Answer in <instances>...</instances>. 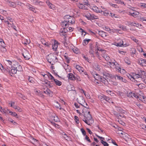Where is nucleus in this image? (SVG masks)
<instances>
[{"label":"nucleus","instance_id":"f257e3e1","mask_svg":"<svg viewBox=\"0 0 146 146\" xmlns=\"http://www.w3.org/2000/svg\"><path fill=\"white\" fill-rule=\"evenodd\" d=\"M140 94H135L134 92H131L128 93L127 96L129 97H132L133 98L139 99V100L144 103H146V97L140 92Z\"/></svg>","mask_w":146,"mask_h":146},{"label":"nucleus","instance_id":"f03ea898","mask_svg":"<svg viewBox=\"0 0 146 146\" xmlns=\"http://www.w3.org/2000/svg\"><path fill=\"white\" fill-rule=\"evenodd\" d=\"M102 74L103 75V77L102 78V79L100 81L102 82L105 85H107L108 83V80L106 79V78L107 77H110L111 75L108 73H107L105 72H104Z\"/></svg>","mask_w":146,"mask_h":146},{"label":"nucleus","instance_id":"7ed1b4c3","mask_svg":"<svg viewBox=\"0 0 146 146\" xmlns=\"http://www.w3.org/2000/svg\"><path fill=\"white\" fill-rule=\"evenodd\" d=\"M129 8L131 9L129 12V14L135 17H137L139 14V12L135 11V8L131 7Z\"/></svg>","mask_w":146,"mask_h":146},{"label":"nucleus","instance_id":"20e7f679","mask_svg":"<svg viewBox=\"0 0 146 146\" xmlns=\"http://www.w3.org/2000/svg\"><path fill=\"white\" fill-rule=\"evenodd\" d=\"M22 55L26 60H29L31 57V55L30 54L29 51L26 50H25L22 53Z\"/></svg>","mask_w":146,"mask_h":146},{"label":"nucleus","instance_id":"39448f33","mask_svg":"<svg viewBox=\"0 0 146 146\" xmlns=\"http://www.w3.org/2000/svg\"><path fill=\"white\" fill-rule=\"evenodd\" d=\"M13 68H15L16 70L18 71H20L22 70V67L21 65L17 62H15V64L13 66Z\"/></svg>","mask_w":146,"mask_h":146},{"label":"nucleus","instance_id":"423d86ee","mask_svg":"<svg viewBox=\"0 0 146 146\" xmlns=\"http://www.w3.org/2000/svg\"><path fill=\"white\" fill-rule=\"evenodd\" d=\"M109 63L111 65H113L116 70H119V64L118 63L115 62V60L113 62L108 61Z\"/></svg>","mask_w":146,"mask_h":146},{"label":"nucleus","instance_id":"0eeeda50","mask_svg":"<svg viewBox=\"0 0 146 146\" xmlns=\"http://www.w3.org/2000/svg\"><path fill=\"white\" fill-rule=\"evenodd\" d=\"M58 44L59 43L58 41L56 40H54L52 45V49L54 51H56L57 50Z\"/></svg>","mask_w":146,"mask_h":146},{"label":"nucleus","instance_id":"6e6552de","mask_svg":"<svg viewBox=\"0 0 146 146\" xmlns=\"http://www.w3.org/2000/svg\"><path fill=\"white\" fill-rule=\"evenodd\" d=\"M7 72H8L11 75L13 76V75L17 73V70L15 68H12L10 70L9 69L7 68L6 70Z\"/></svg>","mask_w":146,"mask_h":146},{"label":"nucleus","instance_id":"1a4fd4ad","mask_svg":"<svg viewBox=\"0 0 146 146\" xmlns=\"http://www.w3.org/2000/svg\"><path fill=\"white\" fill-rule=\"evenodd\" d=\"M7 4L11 7L15 8L16 6V3L7 0L6 1Z\"/></svg>","mask_w":146,"mask_h":146},{"label":"nucleus","instance_id":"9d476101","mask_svg":"<svg viewBox=\"0 0 146 146\" xmlns=\"http://www.w3.org/2000/svg\"><path fill=\"white\" fill-rule=\"evenodd\" d=\"M125 40H121L119 41V47H126L129 46V44L124 42Z\"/></svg>","mask_w":146,"mask_h":146},{"label":"nucleus","instance_id":"9b49d317","mask_svg":"<svg viewBox=\"0 0 146 146\" xmlns=\"http://www.w3.org/2000/svg\"><path fill=\"white\" fill-rule=\"evenodd\" d=\"M91 9L96 13H100L102 12V10L100 8L96 6H93L91 8Z\"/></svg>","mask_w":146,"mask_h":146},{"label":"nucleus","instance_id":"f8f14e48","mask_svg":"<svg viewBox=\"0 0 146 146\" xmlns=\"http://www.w3.org/2000/svg\"><path fill=\"white\" fill-rule=\"evenodd\" d=\"M5 63L7 65H10L11 66H14L15 64V62L16 61H12L10 60H5Z\"/></svg>","mask_w":146,"mask_h":146},{"label":"nucleus","instance_id":"ddd939ff","mask_svg":"<svg viewBox=\"0 0 146 146\" xmlns=\"http://www.w3.org/2000/svg\"><path fill=\"white\" fill-rule=\"evenodd\" d=\"M48 61L51 65H53L55 62L54 56H50L47 60Z\"/></svg>","mask_w":146,"mask_h":146},{"label":"nucleus","instance_id":"4468645a","mask_svg":"<svg viewBox=\"0 0 146 146\" xmlns=\"http://www.w3.org/2000/svg\"><path fill=\"white\" fill-rule=\"evenodd\" d=\"M126 112L125 111L122 110L121 109H119V117L121 118H123L124 116V114H125ZM120 119L119 117V119Z\"/></svg>","mask_w":146,"mask_h":146},{"label":"nucleus","instance_id":"2eb2a0df","mask_svg":"<svg viewBox=\"0 0 146 146\" xmlns=\"http://www.w3.org/2000/svg\"><path fill=\"white\" fill-rule=\"evenodd\" d=\"M98 34L103 38H105L108 35V33L103 31H99Z\"/></svg>","mask_w":146,"mask_h":146},{"label":"nucleus","instance_id":"dca6fc26","mask_svg":"<svg viewBox=\"0 0 146 146\" xmlns=\"http://www.w3.org/2000/svg\"><path fill=\"white\" fill-rule=\"evenodd\" d=\"M77 4V6L79 9L84 10H88V7L85 6V5L84 4L79 3Z\"/></svg>","mask_w":146,"mask_h":146},{"label":"nucleus","instance_id":"f3484780","mask_svg":"<svg viewBox=\"0 0 146 146\" xmlns=\"http://www.w3.org/2000/svg\"><path fill=\"white\" fill-rule=\"evenodd\" d=\"M67 77L69 80H75V76L72 73H70L68 75Z\"/></svg>","mask_w":146,"mask_h":146},{"label":"nucleus","instance_id":"a211bd4d","mask_svg":"<svg viewBox=\"0 0 146 146\" xmlns=\"http://www.w3.org/2000/svg\"><path fill=\"white\" fill-rule=\"evenodd\" d=\"M94 77L96 80L98 81H100L103 77L102 76H100L99 74H95L94 75Z\"/></svg>","mask_w":146,"mask_h":146},{"label":"nucleus","instance_id":"6ab92c4d","mask_svg":"<svg viewBox=\"0 0 146 146\" xmlns=\"http://www.w3.org/2000/svg\"><path fill=\"white\" fill-rule=\"evenodd\" d=\"M66 21H67V22L68 23H70L72 24L75 23V19L73 17L71 16L70 19H68V20H67Z\"/></svg>","mask_w":146,"mask_h":146},{"label":"nucleus","instance_id":"aec40b11","mask_svg":"<svg viewBox=\"0 0 146 146\" xmlns=\"http://www.w3.org/2000/svg\"><path fill=\"white\" fill-rule=\"evenodd\" d=\"M76 69L78 70L81 73H82L83 72H84V68L79 65H76Z\"/></svg>","mask_w":146,"mask_h":146},{"label":"nucleus","instance_id":"412c9836","mask_svg":"<svg viewBox=\"0 0 146 146\" xmlns=\"http://www.w3.org/2000/svg\"><path fill=\"white\" fill-rule=\"evenodd\" d=\"M102 56L103 57L105 58L106 61H110V58L107 54H102Z\"/></svg>","mask_w":146,"mask_h":146},{"label":"nucleus","instance_id":"4be33fe9","mask_svg":"<svg viewBox=\"0 0 146 146\" xmlns=\"http://www.w3.org/2000/svg\"><path fill=\"white\" fill-rule=\"evenodd\" d=\"M84 118H85L86 119H87L89 121L91 122L93 121V120L92 119V117L91 114H88L87 115V117L84 116Z\"/></svg>","mask_w":146,"mask_h":146},{"label":"nucleus","instance_id":"5701e85b","mask_svg":"<svg viewBox=\"0 0 146 146\" xmlns=\"http://www.w3.org/2000/svg\"><path fill=\"white\" fill-rule=\"evenodd\" d=\"M62 25L64 28H67L69 26V24L67 22V21L65 20L62 22Z\"/></svg>","mask_w":146,"mask_h":146},{"label":"nucleus","instance_id":"b1692460","mask_svg":"<svg viewBox=\"0 0 146 146\" xmlns=\"http://www.w3.org/2000/svg\"><path fill=\"white\" fill-rule=\"evenodd\" d=\"M82 100L84 102L82 103V104H81V106L87 109L89 108V106L88 105L87 103L85 102V100L83 99Z\"/></svg>","mask_w":146,"mask_h":146},{"label":"nucleus","instance_id":"393cba45","mask_svg":"<svg viewBox=\"0 0 146 146\" xmlns=\"http://www.w3.org/2000/svg\"><path fill=\"white\" fill-rule=\"evenodd\" d=\"M93 67L96 70L98 71L100 70V67L97 64H95L93 65Z\"/></svg>","mask_w":146,"mask_h":146},{"label":"nucleus","instance_id":"a878e982","mask_svg":"<svg viewBox=\"0 0 146 146\" xmlns=\"http://www.w3.org/2000/svg\"><path fill=\"white\" fill-rule=\"evenodd\" d=\"M91 40V39H89L86 38L84 39L83 41V44L84 45H87L89 43V42Z\"/></svg>","mask_w":146,"mask_h":146},{"label":"nucleus","instance_id":"bb28decb","mask_svg":"<svg viewBox=\"0 0 146 146\" xmlns=\"http://www.w3.org/2000/svg\"><path fill=\"white\" fill-rule=\"evenodd\" d=\"M46 90V94L49 96H52V92L47 88Z\"/></svg>","mask_w":146,"mask_h":146},{"label":"nucleus","instance_id":"cd10ccee","mask_svg":"<svg viewBox=\"0 0 146 146\" xmlns=\"http://www.w3.org/2000/svg\"><path fill=\"white\" fill-rule=\"evenodd\" d=\"M130 26H134L137 27V24L136 23H133V22H127L126 24Z\"/></svg>","mask_w":146,"mask_h":146},{"label":"nucleus","instance_id":"c85d7f7f","mask_svg":"<svg viewBox=\"0 0 146 146\" xmlns=\"http://www.w3.org/2000/svg\"><path fill=\"white\" fill-rule=\"evenodd\" d=\"M46 3L50 8L53 9L54 8V5H53L49 1H46Z\"/></svg>","mask_w":146,"mask_h":146},{"label":"nucleus","instance_id":"c756f323","mask_svg":"<svg viewBox=\"0 0 146 146\" xmlns=\"http://www.w3.org/2000/svg\"><path fill=\"white\" fill-rule=\"evenodd\" d=\"M29 78L28 80L29 82L31 83L34 84L35 82V79L32 77L29 76Z\"/></svg>","mask_w":146,"mask_h":146},{"label":"nucleus","instance_id":"7c9ffc66","mask_svg":"<svg viewBox=\"0 0 146 146\" xmlns=\"http://www.w3.org/2000/svg\"><path fill=\"white\" fill-rule=\"evenodd\" d=\"M22 42L26 46L28 44H29L30 43V42L27 39H24L22 40Z\"/></svg>","mask_w":146,"mask_h":146},{"label":"nucleus","instance_id":"2f4dec72","mask_svg":"<svg viewBox=\"0 0 146 146\" xmlns=\"http://www.w3.org/2000/svg\"><path fill=\"white\" fill-rule=\"evenodd\" d=\"M64 65H63V66L65 70L66 71H69V68L70 66H69V65L68 64H64Z\"/></svg>","mask_w":146,"mask_h":146},{"label":"nucleus","instance_id":"473e14b6","mask_svg":"<svg viewBox=\"0 0 146 146\" xmlns=\"http://www.w3.org/2000/svg\"><path fill=\"white\" fill-rule=\"evenodd\" d=\"M141 74H140L142 76L143 79H144L146 77V72L144 71H141Z\"/></svg>","mask_w":146,"mask_h":146},{"label":"nucleus","instance_id":"72a5a7b5","mask_svg":"<svg viewBox=\"0 0 146 146\" xmlns=\"http://www.w3.org/2000/svg\"><path fill=\"white\" fill-rule=\"evenodd\" d=\"M56 84L58 86H60L62 85V83L60 81L55 79L54 80Z\"/></svg>","mask_w":146,"mask_h":146},{"label":"nucleus","instance_id":"f704fd0d","mask_svg":"<svg viewBox=\"0 0 146 146\" xmlns=\"http://www.w3.org/2000/svg\"><path fill=\"white\" fill-rule=\"evenodd\" d=\"M33 3L35 5H39L40 4V3H42V2L38 0H33Z\"/></svg>","mask_w":146,"mask_h":146},{"label":"nucleus","instance_id":"c9c22d12","mask_svg":"<svg viewBox=\"0 0 146 146\" xmlns=\"http://www.w3.org/2000/svg\"><path fill=\"white\" fill-rule=\"evenodd\" d=\"M98 19V17L95 15L93 14H91V16L90 20L93 19Z\"/></svg>","mask_w":146,"mask_h":146},{"label":"nucleus","instance_id":"e433bc0d","mask_svg":"<svg viewBox=\"0 0 146 146\" xmlns=\"http://www.w3.org/2000/svg\"><path fill=\"white\" fill-rule=\"evenodd\" d=\"M142 81H143V78H142V77H141L139 78L138 79H137V80H135L133 82L135 83H136V82H141Z\"/></svg>","mask_w":146,"mask_h":146},{"label":"nucleus","instance_id":"4c0bfd02","mask_svg":"<svg viewBox=\"0 0 146 146\" xmlns=\"http://www.w3.org/2000/svg\"><path fill=\"white\" fill-rule=\"evenodd\" d=\"M127 76L128 78L132 81L134 82V81H135V80L134 79V78H133V76H132L131 75L129 74H128L127 75Z\"/></svg>","mask_w":146,"mask_h":146},{"label":"nucleus","instance_id":"58836bf2","mask_svg":"<svg viewBox=\"0 0 146 146\" xmlns=\"http://www.w3.org/2000/svg\"><path fill=\"white\" fill-rule=\"evenodd\" d=\"M54 118L53 119L54 121L56 122H60V120L59 118L58 117L56 116H54L53 117Z\"/></svg>","mask_w":146,"mask_h":146},{"label":"nucleus","instance_id":"ea45409f","mask_svg":"<svg viewBox=\"0 0 146 146\" xmlns=\"http://www.w3.org/2000/svg\"><path fill=\"white\" fill-rule=\"evenodd\" d=\"M127 134L124 132H123V133L121 134V135H119V136H120L121 137L123 138L124 139H125V138L127 136Z\"/></svg>","mask_w":146,"mask_h":146},{"label":"nucleus","instance_id":"a19ab883","mask_svg":"<svg viewBox=\"0 0 146 146\" xmlns=\"http://www.w3.org/2000/svg\"><path fill=\"white\" fill-rule=\"evenodd\" d=\"M73 88L74 87L73 86L71 85H70L69 86H68V87L67 88V90L68 91L73 90Z\"/></svg>","mask_w":146,"mask_h":146},{"label":"nucleus","instance_id":"79ce46f5","mask_svg":"<svg viewBox=\"0 0 146 146\" xmlns=\"http://www.w3.org/2000/svg\"><path fill=\"white\" fill-rule=\"evenodd\" d=\"M83 121H84L86 124L89 125H90V124L91 123V122H90L88 120H87V119H86L84 117V118L83 119Z\"/></svg>","mask_w":146,"mask_h":146},{"label":"nucleus","instance_id":"37998d69","mask_svg":"<svg viewBox=\"0 0 146 146\" xmlns=\"http://www.w3.org/2000/svg\"><path fill=\"white\" fill-rule=\"evenodd\" d=\"M119 29H120L119 30H122L123 31H125L126 30L125 27L121 25H119Z\"/></svg>","mask_w":146,"mask_h":146},{"label":"nucleus","instance_id":"c03bdc74","mask_svg":"<svg viewBox=\"0 0 146 146\" xmlns=\"http://www.w3.org/2000/svg\"><path fill=\"white\" fill-rule=\"evenodd\" d=\"M141 77H142V76L139 74H135V75L133 76L134 79L135 80H137V79H138L139 78Z\"/></svg>","mask_w":146,"mask_h":146},{"label":"nucleus","instance_id":"a18cd8bd","mask_svg":"<svg viewBox=\"0 0 146 146\" xmlns=\"http://www.w3.org/2000/svg\"><path fill=\"white\" fill-rule=\"evenodd\" d=\"M110 12L107 10H105L104 11H102L101 12L102 14H104L105 16H108V15L109 14V12Z\"/></svg>","mask_w":146,"mask_h":146},{"label":"nucleus","instance_id":"49530a36","mask_svg":"<svg viewBox=\"0 0 146 146\" xmlns=\"http://www.w3.org/2000/svg\"><path fill=\"white\" fill-rule=\"evenodd\" d=\"M119 80L121 81H122L125 83L126 82H127V80L126 79L123 78V77L120 76H119Z\"/></svg>","mask_w":146,"mask_h":146},{"label":"nucleus","instance_id":"de8ad7c7","mask_svg":"<svg viewBox=\"0 0 146 146\" xmlns=\"http://www.w3.org/2000/svg\"><path fill=\"white\" fill-rule=\"evenodd\" d=\"M119 71L121 73L123 74H125L126 72L125 70L121 69V68H119Z\"/></svg>","mask_w":146,"mask_h":146},{"label":"nucleus","instance_id":"09e8293b","mask_svg":"<svg viewBox=\"0 0 146 146\" xmlns=\"http://www.w3.org/2000/svg\"><path fill=\"white\" fill-rule=\"evenodd\" d=\"M47 76V77L50 78L51 80H54L55 79L53 76H52L50 73H48Z\"/></svg>","mask_w":146,"mask_h":146},{"label":"nucleus","instance_id":"8fccbe9b","mask_svg":"<svg viewBox=\"0 0 146 146\" xmlns=\"http://www.w3.org/2000/svg\"><path fill=\"white\" fill-rule=\"evenodd\" d=\"M131 38L132 40H133L135 42L138 44V40L137 39L135 38L133 36H131Z\"/></svg>","mask_w":146,"mask_h":146},{"label":"nucleus","instance_id":"3c124183","mask_svg":"<svg viewBox=\"0 0 146 146\" xmlns=\"http://www.w3.org/2000/svg\"><path fill=\"white\" fill-rule=\"evenodd\" d=\"M91 16V14L90 13H88L85 15V17L88 20H90Z\"/></svg>","mask_w":146,"mask_h":146},{"label":"nucleus","instance_id":"603ef678","mask_svg":"<svg viewBox=\"0 0 146 146\" xmlns=\"http://www.w3.org/2000/svg\"><path fill=\"white\" fill-rule=\"evenodd\" d=\"M9 113L10 115L13 116H16L17 115V114L15 112H13L11 111H9Z\"/></svg>","mask_w":146,"mask_h":146},{"label":"nucleus","instance_id":"864d4df0","mask_svg":"<svg viewBox=\"0 0 146 146\" xmlns=\"http://www.w3.org/2000/svg\"><path fill=\"white\" fill-rule=\"evenodd\" d=\"M74 120L76 123L78 124L79 123V120L78 117L77 116L74 117Z\"/></svg>","mask_w":146,"mask_h":146},{"label":"nucleus","instance_id":"5fc2aeb1","mask_svg":"<svg viewBox=\"0 0 146 146\" xmlns=\"http://www.w3.org/2000/svg\"><path fill=\"white\" fill-rule=\"evenodd\" d=\"M29 9H30L31 11H33L34 12H35V9L33 8V6L32 5H30L29 4Z\"/></svg>","mask_w":146,"mask_h":146},{"label":"nucleus","instance_id":"6e6d98bb","mask_svg":"<svg viewBox=\"0 0 146 146\" xmlns=\"http://www.w3.org/2000/svg\"><path fill=\"white\" fill-rule=\"evenodd\" d=\"M101 143L103 144L104 146H108L109 144L106 141H104L103 140H101Z\"/></svg>","mask_w":146,"mask_h":146},{"label":"nucleus","instance_id":"4d7b16f0","mask_svg":"<svg viewBox=\"0 0 146 146\" xmlns=\"http://www.w3.org/2000/svg\"><path fill=\"white\" fill-rule=\"evenodd\" d=\"M125 62L128 65L130 64L131 62L128 58H125L124 60Z\"/></svg>","mask_w":146,"mask_h":146},{"label":"nucleus","instance_id":"13d9d810","mask_svg":"<svg viewBox=\"0 0 146 146\" xmlns=\"http://www.w3.org/2000/svg\"><path fill=\"white\" fill-rule=\"evenodd\" d=\"M83 2V3L84 5H86L87 6H88L89 5L88 3V0H82Z\"/></svg>","mask_w":146,"mask_h":146},{"label":"nucleus","instance_id":"bf43d9fd","mask_svg":"<svg viewBox=\"0 0 146 146\" xmlns=\"http://www.w3.org/2000/svg\"><path fill=\"white\" fill-rule=\"evenodd\" d=\"M0 13L1 14L6 15L7 14V11L5 10L2 9H0Z\"/></svg>","mask_w":146,"mask_h":146},{"label":"nucleus","instance_id":"052dcab7","mask_svg":"<svg viewBox=\"0 0 146 146\" xmlns=\"http://www.w3.org/2000/svg\"><path fill=\"white\" fill-rule=\"evenodd\" d=\"M131 53H132L133 54H135L136 52V49L135 48H132L131 49Z\"/></svg>","mask_w":146,"mask_h":146},{"label":"nucleus","instance_id":"680f3d73","mask_svg":"<svg viewBox=\"0 0 146 146\" xmlns=\"http://www.w3.org/2000/svg\"><path fill=\"white\" fill-rule=\"evenodd\" d=\"M0 111L2 113H6V110L4 109H3L1 106H0Z\"/></svg>","mask_w":146,"mask_h":146},{"label":"nucleus","instance_id":"e2e57ef3","mask_svg":"<svg viewBox=\"0 0 146 146\" xmlns=\"http://www.w3.org/2000/svg\"><path fill=\"white\" fill-rule=\"evenodd\" d=\"M60 35L62 36H64L65 38H66V34L63 32L62 31L60 33Z\"/></svg>","mask_w":146,"mask_h":146},{"label":"nucleus","instance_id":"0e129e2a","mask_svg":"<svg viewBox=\"0 0 146 146\" xmlns=\"http://www.w3.org/2000/svg\"><path fill=\"white\" fill-rule=\"evenodd\" d=\"M81 131L84 136L86 135V132L85 131L83 128H81Z\"/></svg>","mask_w":146,"mask_h":146},{"label":"nucleus","instance_id":"69168bd1","mask_svg":"<svg viewBox=\"0 0 146 146\" xmlns=\"http://www.w3.org/2000/svg\"><path fill=\"white\" fill-rule=\"evenodd\" d=\"M73 50L74 53L76 54H78L79 52V49L78 48H74Z\"/></svg>","mask_w":146,"mask_h":146},{"label":"nucleus","instance_id":"338daca9","mask_svg":"<svg viewBox=\"0 0 146 146\" xmlns=\"http://www.w3.org/2000/svg\"><path fill=\"white\" fill-rule=\"evenodd\" d=\"M75 80H76L77 82H80L81 81V79L80 77L78 76H75Z\"/></svg>","mask_w":146,"mask_h":146},{"label":"nucleus","instance_id":"774afa93","mask_svg":"<svg viewBox=\"0 0 146 146\" xmlns=\"http://www.w3.org/2000/svg\"><path fill=\"white\" fill-rule=\"evenodd\" d=\"M137 85L138 87L140 88H143L144 87V84H141L140 83L139 84H137Z\"/></svg>","mask_w":146,"mask_h":146}]
</instances>
